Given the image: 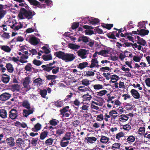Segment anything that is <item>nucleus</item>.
Returning <instances> with one entry per match:
<instances>
[{
	"mask_svg": "<svg viewBox=\"0 0 150 150\" xmlns=\"http://www.w3.org/2000/svg\"><path fill=\"white\" fill-rule=\"evenodd\" d=\"M54 55L59 59H61L66 62H69L73 61L75 58L73 54L65 53L64 52L59 51L56 52Z\"/></svg>",
	"mask_w": 150,
	"mask_h": 150,
	"instance_id": "f257e3e1",
	"label": "nucleus"
},
{
	"mask_svg": "<svg viewBox=\"0 0 150 150\" xmlns=\"http://www.w3.org/2000/svg\"><path fill=\"white\" fill-rule=\"evenodd\" d=\"M35 13L33 11L30 10H27L25 8L22 7L19 11L18 16L21 19L24 18V16L28 20L32 18L33 16L35 15Z\"/></svg>",
	"mask_w": 150,
	"mask_h": 150,
	"instance_id": "f03ea898",
	"label": "nucleus"
},
{
	"mask_svg": "<svg viewBox=\"0 0 150 150\" xmlns=\"http://www.w3.org/2000/svg\"><path fill=\"white\" fill-rule=\"evenodd\" d=\"M18 116L17 111L15 109H11L9 112V118L12 120L17 119Z\"/></svg>",
	"mask_w": 150,
	"mask_h": 150,
	"instance_id": "7ed1b4c3",
	"label": "nucleus"
},
{
	"mask_svg": "<svg viewBox=\"0 0 150 150\" xmlns=\"http://www.w3.org/2000/svg\"><path fill=\"white\" fill-rule=\"evenodd\" d=\"M109 113V115H107V114H105V115L104 119L106 122L108 121V118H110V116H111L112 118L115 119L117 116V115H113V114H117V112L115 110H111L110 112Z\"/></svg>",
	"mask_w": 150,
	"mask_h": 150,
	"instance_id": "20e7f679",
	"label": "nucleus"
},
{
	"mask_svg": "<svg viewBox=\"0 0 150 150\" xmlns=\"http://www.w3.org/2000/svg\"><path fill=\"white\" fill-rule=\"evenodd\" d=\"M87 50L83 49H80L77 52V53L79 56L82 59L86 58L87 56H86L87 53Z\"/></svg>",
	"mask_w": 150,
	"mask_h": 150,
	"instance_id": "39448f33",
	"label": "nucleus"
},
{
	"mask_svg": "<svg viewBox=\"0 0 150 150\" xmlns=\"http://www.w3.org/2000/svg\"><path fill=\"white\" fill-rule=\"evenodd\" d=\"M30 82V80L29 77H26L23 83L24 87L27 88V89L25 90L26 91H29L30 89L29 86V84Z\"/></svg>",
	"mask_w": 150,
	"mask_h": 150,
	"instance_id": "423d86ee",
	"label": "nucleus"
},
{
	"mask_svg": "<svg viewBox=\"0 0 150 150\" xmlns=\"http://www.w3.org/2000/svg\"><path fill=\"white\" fill-rule=\"evenodd\" d=\"M11 96V95L8 93H4L0 95V100L5 101L8 99Z\"/></svg>",
	"mask_w": 150,
	"mask_h": 150,
	"instance_id": "0eeeda50",
	"label": "nucleus"
},
{
	"mask_svg": "<svg viewBox=\"0 0 150 150\" xmlns=\"http://www.w3.org/2000/svg\"><path fill=\"white\" fill-rule=\"evenodd\" d=\"M130 92L132 96L134 98L138 99L140 98V95L137 90L133 89L131 90Z\"/></svg>",
	"mask_w": 150,
	"mask_h": 150,
	"instance_id": "6e6552de",
	"label": "nucleus"
},
{
	"mask_svg": "<svg viewBox=\"0 0 150 150\" xmlns=\"http://www.w3.org/2000/svg\"><path fill=\"white\" fill-rule=\"evenodd\" d=\"M31 5L37 6V7L42 8V6L40 4L41 3L36 0H27Z\"/></svg>",
	"mask_w": 150,
	"mask_h": 150,
	"instance_id": "1a4fd4ad",
	"label": "nucleus"
},
{
	"mask_svg": "<svg viewBox=\"0 0 150 150\" xmlns=\"http://www.w3.org/2000/svg\"><path fill=\"white\" fill-rule=\"evenodd\" d=\"M71 109H69V106H67L64 107L62 109H60L59 111L60 112V114L62 115L63 117L64 116L65 113L66 112H68L70 113H71Z\"/></svg>",
	"mask_w": 150,
	"mask_h": 150,
	"instance_id": "9d476101",
	"label": "nucleus"
},
{
	"mask_svg": "<svg viewBox=\"0 0 150 150\" xmlns=\"http://www.w3.org/2000/svg\"><path fill=\"white\" fill-rule=\"evenodd\" d=\"M14 139L12 137L7 138L6 139V141L7 144L10 147L13 146L15 145V142L14 141Z\"/></svg>",
	"mask_w": 150,
	"mask_h": 150,
	"instance_id": "9b49d317",
	"label": "nucleus"
},
{
	"mask_svg": "<svg viewBox=\"0 0 150 150\" xmlns=\"http://www.w3.org/2000/svg\"><path fill=\"white\" fill-rule=\"evenodd\" d=\"M38 38L35 36L31 37L29 39V42L33 45H38L39 43V41L37 40Z\"/></svg>",
	"mask_w": 150,
	"mask_h": 150,
	"instance_id": "f8f14e48",
	"label": "nucleus"
},
{
	"mask_svg": "<svg viewBox=\"0 0 150 150\" xmlns=\"http://www.w3.org/2000/svg\"><path fill=\"white\" fill-rule=\"evenodd\" d=\"M111 49L110 48L104 45V55H104V57L108 56H109L108 55H106L108 54L111 55Z\"/></svg>",
	"mask_w": 150,
	"mask_h": 150,
	"instance_id": "ddd939ff",
	"label": "nucleus"
},
{
	"mask_svg": "<svg viewBox=\"0 0 150 150\" xmlns=\"http://www.w3.org/2000/svg\"><path fill=\"white\" fill-rule=\"evenodd\" d=\"M3 76L1 79L2 81L5 83H8L10 79L9 76L5 74H3Z\"/></svg>",
	"mask_w": 150,
	"mask_h": 150,
	"instance_id": "4468645a",
	"label": "nucleus"
},
{
	"mask_svg": "<svg viewBox=\"0 0 150 150\" xmlns=\"http://www.w3.org/2000/svg\"><path fill=\"white\" fill-rule=\"evenodd\" d=\"M90 38L88 37L83 35L80 37L78 39V41L79 42L82 41L84 43H87L89 41Z\"/></svg>",
	"mask_w": 150,
	"mask_h": 150,
	"instance_id": "2eb2a0df",
	"label": "nucleus"
},
{
	"mask_svg": "<svg viewBox=\"0 0 150 150\" xmlns=\"http://www.w3.org/2000/svg\"><path fill=\"white\" fill-rule=\"evenodd\" d=\"M28 58V56L27 55H25L23 54L22 56L20 57L19 59V62L23 64L25 63H27L28 61L26 60Z\"/></svg>",
	"mask_w": 150,
	"mask_h": 150,
	"instance_id": "dca6fc26",
	"label": "nucleus"
},
{
	"mask_svg": "<svg viewBox=\"0 0 150 150\" xmlns=\"http://www.w3.org/2000/svg\"><path fill=\"white\" fill-rule=\"evenodd\" d=\"M35 85L39 86L42 84V80L40 78H38L35 79L33 81Z\"/></svg>",
	"mask_w": 150,
	"mask_h": 150,
	"instance_id": "f3484780",
	"label": "nucleus"
},
{
	"mask_svg": "<svg viewBox=\"0 0 150 150\" xmlns=\"http://www.w3.org/2000/svg\"><path fill=\"white\" fill-rule=\"evenodd\" d=\"M68 47L72 50H76L80 48V46L75 44L70 43L68 44Z\"/></svg>",
	"mask_w": 150,
	"mask_h": 150,
	"instance_id": "a211bd4d",
	"label": "nucleus"
},
{
	"mask_svg": "<svg viewBox=\"0 0 150 150\" xmlns=\"http://www.w3.org/2000/svg\"><path fill=\"white\" fill-rule=\"evenodd\" d=\"M88 63L86 62H83L82 63H80L79 64L77 67L78 68L82 70L86 67H89V66H88Z\"/></svg>",
	"mask_w": 150,
	"mask_h": 150,
	"instance_id": "6ab92c4d",
	"label": "nucleus"
},
{
	"mask_svg": "<svg viewBox=\"0 0 150 150\" xmlns=\"http://www.w3.org/2000/svg\"><path fill=\"white\" fill-rule=\"evenodd\" d=\"M0 48L6 52H10L11 50V48L7 45H0Z\"/></svg>",
	"mask_w": 150,
	"mask_h": 150,
	"instance_id": "aec40b11",
	"label": "nucleus"
},
{
	"mask_svg": "<svg viewBox=\"0 0 150 150\" xmlns=\"http://www.w3.org/2000/svg\"><path fill=\"white\" fill-rule=\"evenodd\" d=\"M129 118L126 115L122 114L120 116L119 120L120 122H124L127 121Z\"/></svg>",
	"mask_w": 150,
	"mask_h": 150,
	"instance_id": "412c9836",
	"label": "nucleus"
},
{
	"mask_svg": "<svg viewBox=\"0 0 150 150\" xmlns=\"http://www.w3.org/2000/svg\"><path fill=\"white\" fill-rule=\"evenodd\" d=\"M0 117L2 118L5 119L7 117V113L6 110L4 109H1L0 110Z\"/></svg>",
	"mask_w": 150,
	"mask_h": 150,
	"instance_id": "4be33fe9",
	"label": "nucleus"
},
{
	"mask_svg": "<svg viewBox=\"0 0 150 150\" xmlns=\"http://www.w3.org/2000/svg\"><path fill=\"white\" fill-rule=\"evenodd\" d=\"M41 125L39 123H37L34 125V127L32 128V130L34 132H38L41 129Z\"/></svg>",
	"mask_w": 150,
	"mask_h": 150,
	"instance_id": "5701e85b",
	"label": "nucleus"
},
{
	"mask_svg": "<svg viewBox=\"0 0 150 150\" xmlns=\"http://www.w3.org/2000/svg\"><path fill=\"white\" fill-rule=\"evenodd\" d=\"M6 68L8 72L10 73H12L14 71V68L13 65L10 63H8L6 64Z\"/></svg>",
	"mask_w": 150,
	"mask_h": 150,
	"instance_id": "b1692460",
	"label": "nucleus"
},
{
	"mask_svg": "<svg viewBox=\"0 0 150 150\" xmlns=\"http://www.w3.org/2000/svg\"><path fill=\"white\" fill-rule=\"evenodd\" d=\"M38 138H30V139L29 140V142L33 146H35L37 144L38 141Z\"/></svg>",
	"mask_w": 150,
	"mask_h": 150,
	"instance_id": "393cba45",
	"label": "nucleus"
},
{
	"mask_svg": "<svg viewBox=\"0 0 150 150\" xmlns=\"http://www.w3.org/2000/svg\"><path fill=\"white\" fill-rule=\"evenodd\" d=\"M48 132L47 130L44 131L40 134V139L41 140L44 139L47 136Z\"/></svg>",
	"mask_w": 150,
	"mask_h": 150,
	"instance_id": "a878e982",
	"label": "nucleus"
},
{
	"mask_svg": "<svg viewBox=\"0 0 150 150\" xmlns=\"http://www.w3.org/2000/svg\"><path fill=\"white\" fill-rule=\"evenodd\" d=\"M149 31L148 30H146L144 29H141L139 33H138V35L141 36H145L147 35L149 33Z\"/></svg>",
	"mask_w": 150,
	"mask_h": 150,
	"instance_id": "bb28decb",
	"label": "nucleus"
},
{
	"mask_svg": "<svg viewBox=\"0 0 150 150\" xmlns=\"http://www.w3.org/2000/svg\"><path fill=\"white\" fill-rule=\"evenodd\" d=\"M135 140V137L133 135L128 136L127 139V142L129 144H131Z\"/></svg>",
	"mask_w": 150,
	"mask_h": 150,
	"instance_id": "cd10ccee",
	"label": "nucleus"
},
{
	"mask_svg": "<svg viewBox=\"0 0 150 150\" xmlns=\"http://www.w3.org/2000/svg\"><path fill=\"white\" fill-rule=\"evenodd\" d=\"M33 111L29 109L28 110H23V112L24 114L23 115L25 117H27L28 115L31 114L33 113Z\"/></svg>",
	"mask_w": 150,
	"mask_h": 150,
	"instance_id": "c85d7f7f",
	"label": "nucleus"
},
{
	"mask_svg": "<svg viewBox=\"0 0 150 150\" xmlns=\"http://www.w3.org/2000/svg\"><path fill=\"white\" fill-rule=\"evenodd\" d=\"M22 105L23 107L28 110L30 109V104L28 100L24 101L22 103Z\"/></svg>",
	"mask_w": 150,
	"mask_h": 150,
	"instance_id": "c756f323",
	"label": "nucleus"
},
{
	"mask_svg": "<svg viewBox=\"0 0 150 150\" xmlns=\"http://www.w3.org/2000/svg\"><path fill=\"white\" fill-rule=\"evenodd\" d=\"M85 139L88 142L92 143H93V142L96 141L97 139L95 137H91L86 138Z\"/></svg>",
	"mask_w": 150,
	"mask_h": 150,
	"instance_id": "7c9ffc66",
	"label": "nucleus"
},
{
	"mask_svg": "<svg viewBox=\"0 0 150 150\" xmlns=\"http://www.w3.org/2000/svg\"><path fill=\"white\" fill-rule=\"evenodd\" d=\"M121 144L120 143H114L111 147V149L113 150H117L120 149Z\"/></svg>",
	"mask_w": 150,
	"mask_h": 150,
	"instance_id": "2f4dec72",
	"label": "nucleus"
},
{
	"mask_svg": "<svg viewBox=\"0 0 150 150\" xmlns=\"http://www.w3.org/2000/svg\"><path fill=\"white\" fill-rule=\"evenodd\" d=\"M42 67L43 68V70L47 72H50L51 70L53 69V68L51 66H47V64L42 65Z\"/></svg>",
	"mask_w": 150,
	"mask_h": 150,
	"instance_id": "473e14b6",
	"label": "nucleus"
},
{
	"mask_svg": "<svg viewBox=\"0 0 150 150\" xmlns=\"http://www.w3.org/2000/svg\"><path fill=\"white\" fill-rule=\"evenodd\" d=\"M98 62L97 59H93L91 61V64L89 66V67L92 68L95 67L96 66V64L98 63Z\"/></svg>",
	"mask_w": 150,
	"mask_h": 150,
	"instance_id": "72a5a7b5",
	"label": "nucleus"
},
{
	"mask_svg": "<svg viewBox=\"0 0 150 150\" xmlns=\"http://www.w3.org/2000/svg\"><path fill=\"white\" fill-rule=\"evenodd\" d=\"M32 68L33 67L31 64L28 63L24 67V69L26 71L30 72L32 71Z\"/></svg>",
	"mask_w": 150,
	"mask_h": 150,
	"instance_id": "f704fd0d",
	"label": "nucleus"
},
{
	"mask_svg": "<svg viewBox=\"0 0 150 150\" xmlns=\"http://www.w3.org/2000/svg\"><path fill=\"white\" fill-rule=\"evenodd\" d=\"M65 140L62 139L60 142V145L62 147H65L67 146L69 144V141H66L65 142Z\"/></svg>",
	"mask_w": 150,
	"mask_h": 150,
	"instance_id": "c9c22d12",
	"label": "nucleus"
},
{
	"mask_svg": "<svg viewBox=\"0 0 150 150\" xmlns=\"http://www.w3.org/2000/svg\"><path fill=\"white\" fill-rule=\"evenodd\" d=\"M42 58L43 60L45 61H48L52 59V57L51 54L43 55L42 56Z\"/></svg>",
	"mask_w": 150,
	"mask_h": 150,
	"instance_id": "e433bc0d",
	"label": "nucleus"
},
{
	"mask_svg": "<svg viewBox=\"0 0 150 150\" xmlns=\"http://www.w3.org/2000/svg\"><path fill=\"white\" fill-rule=\"evenodd\" d=\"M53 139L51 138H50L46 140L45 142V144L47 146L52 145L53 142Z\"/></svg>",
	"mask_w": 150,
	"mask_h": 150,
	"instance_id": "4c0bfd02",
	"label": "nucleus"
},
{
	"mask_svg": "<svg viewBox=\"0 0 150 150\" xmlns=\"http://www.w3.org/2000/svg\"><path fill=\"white\" fill-rule=\"evenodd\" d=\"M118 79L119 77L115 75H112L110 82V83L112 82V83H115L118 80Z\"/></svg>",
	"mask_w": 150,
	"mask_h": 150,
	"instance_id": "58836bf2",
	"label": "nucleus"
},
{
	"mask_svg": "<svg viewBox=\"0 0 150 150\" xmlns=\"http://www.w3.org/2000/svg\"><path fill=\"white\" fill-rule=\"evenodd\" d=\"M137 43L142 46H147L146 42V41L143 39L142 38H141L140 40H139L138 41Z\"/></svg>",
	"mask_w": 150,
	"mask_h": 150,
	"instance_id": "ea45409f",
	"label": "nucleus"
},
{
	"mask_svg": "<svg viewBox=\"0 0 150 150\" xmlns=\"http://www.w3.org/2000/svg\"><path fill=\"white\" fill-rule=\"evenodd\" d=\"M4 32V33L1 35V33L2 32H1V36L4 38V39H8L10 37V36L9 35V33H7L5 32H4V31L3 32Z\"/></svg>",
	"mask_w": 150,
	"mask_h": 150,
	"instance_id": "a19ab883",
	"label": "nucleus"
},
{
	"mask_svg": "<svg viewBox=\"0 0 150 150\" xmlns=\"http://www.w3.org/2000/svg\"><path fill=\"white\" fill-rule=\"evenodd\" d=\"M82 98L83 100H89L91 99L92 97L91 95L87 94L84 95L82 96Z\"/></svg>",
	"mask_w": 150,
	"mask_h": 150,
	"instance_id": "79ce46f5",
	"label": "nucleus"
},
{
	"mask_svg": "<svg viewBox=\"0 0 150 150\" xmlns=\"http://www.w3.org/2000/svg\"><path fill=\"white\" fill-rule=\"evenodd\" d=\"M71 133L70 132H67L65 134V136L62 139L64 140L67 141L70 140L71 139Z\"/></svg>",
	"mask_w": 150,
	"mask_h": 150,
	"instance_id": "37998d69",
	"label": "nucleus"
},
{
	"mask_svg": "<svg viewBox=\"0 0 150 150\" xmlns=\"http://www.w3.org/2000/svg\"><path fill=\"white\" fill-rule=\"evenodd\" d=\"M45 77H46L47 79L50 80H53V79H55L56 78H57V76L54 75H47L45 76Z\"/></svg>",
	"mask_w": 150,
	"mask_h": 150,
	"instance_id": "c03bdc74",
	"label": "nucleus"
},
{
	"mask_svg": "<svg viewBox=\"0 0 150 150\" xmlns=\"http://www.w3.org/2000/svg\"><path fill=\"white\" fill-rule=\"evenodd\" d=\"M23 142L22 138H18L16 140V145L18 147L21 146V144Z\"/></svg>",
	"mask_w": 150,
	"mask_h": 150,
	"instance_id": "a18cd8bd",
	"label": "nucleus"
},
{
	"mask_svg": "<svg viewBox=\"0 0 150 150\" xmlns=\"http://www.w3.org/2000/svg\"><path fill=\"white\" fill-rule=\"evenodd\" d=\"M78 89L82 92H84L89 90L88 88L84 86H80L78 88Z\"/></svg>",
	"mask_w": 150,
	"mask_h": 150,
	"instance_id": "49530a36",
	"label": "nucleus"
},
{
	"mask_svg": "<svg viewBox=\"0 0 150 150\" xmlns=\"http://www.w3.org/2000/svg\"><path fill=\"white\" fill-rule=\"evenodd\" d=\"M99 22V19L96 18H94L92 19L91 21H90L89 23L92 24L93 25H95L96 24L98 23Z\"/></svg>",
	"mask_w": 150,
	"mask_h": 150,
	"instance_id": "de8ad7c7",
	"label": "nucleus"
},
{
	"mask_svg": "<svg viewBox=\"0 0 150 150\" xmlns=\"http://www.w3.org/2000/svg\"><path fill=\"white\" fill-rule=\"evenodd\" d=\"M47 93V91L46 89L41 90L40 91V94L42 97L45 98Z\"/></svg>",
	"mask_w": 150,
	"mask_h": 150,
	"instance_id": "09e8293b",
	"label": "nucleus"
},
{
	"mask_svg": "<svg viewBox=\"0 0 150 150\" xmlns=\"http://www.w3.org/2000/svg\"><path fill=\"white\" fill-rule=\"evenodd\" d=\"M54 104L56 106L59 108L62 107L63 105V102L59 100L55 102Z\"/></svg>",
	"mask_w": 150,
	"mask_h": 150,
	"instance_id": "8fccbe9b",
	"label": "nucleus"
},
{
	"mask_svg": "<svg viewBox=\"0 0 150 150\" xmlns=\"http://www.w3.org/2000/svg\"><path fill=\"white\" fill-rule=\"evenodd\" d=\"M82 84L83 85L87 86L90 84V81L87 79H84L82 80Z\"/></svg>",
	"mask_w": 150,
	"mask_h": 150,
	"instance_id": "3c124183",
	"label": "nucleus"
},
{
	"mask_svg": "<svg viewBox=\"0 0 150 150\" xmlns=\"http://www.w3.org/2000/svg\"><path fill=\"white\" fill-rule=\"evenodd\" d=\"M113 26V24H105L104 23V28L110 30Z\"/></svg>",
	"mask_w": 150,
	"mask_h": 150,
	"instance_id": "603ef678",
	"label": "nucleus"
},
{
	"mask_svg": "<svg viewBox=\"0 0 150 150\" xmlns=\"http://www.w3.org/2000/svg\"><path fill=\"white\" fill-rule=\"evenodd\" d=\"M49 122L51 125L55 126L59 123V121L56 119H53L50 120Z\"/></svg>",
	"mask_w": 150,
	"mask_h": 150,
	"instance_id": "864d4df0",
	"label": "nucleus"
},
{
	"mask_svg": "<svg viewBox=\"0 0 150 150\" xmlns=\"http://www.w3.org/2000/svg\"><path fill=\"white\" fill-rule=\"evenodd\" d=\"M33 63L36 66H39L42 64V62L40 60H37L35 59L33 61Z\"/></svg>",
	"mask_w": 150,
	"mask_h": 150,
	"instance_id": "5fc2aeb1",
	"label": "nucleus"
},
{
	"mask_svg": "<svg viewBox=\"0 0 150 150\" xmlns=\"http://www.w3.org/2000/svg\"><path fill=\"white\" fill-rule=\"evenodd\" d=\"M124 133L122 132H120L116 134L115 138L119 140L120 138L124 136Z\"/></svg>",
	"mask_w": 150,
	"mask_h": 150,
	"instance_id": "6e6d98bb",
	"label": "nucleus"
},
{
	"mask_svg": "<svg viewBox=\"0 0 150 150\" xmlns=\"http://www.w3.org/2000/svg\"><path fill=\"white\" fill-rule=\"evenodd\" d=\"M79 23L78 22H75L73 23L71 26V28L73 30L76 29L78 27L79 25Z\"/></svg>",
	"mask_w": 150,
	"mask_h": 150,
	"instance_id": "4d7b16f0",
	"label": "nucleus"
},
{
	"mask_svg": "<svg viewBox=\"0 0 150 150\" xmlns=\"http://www.w3.org/2000/svg\"><path fill=\"white\" fill-rule=\"evenodd\" d=\"M138 131L139 132V134L142 135L143 134H144L145 133V128L144 127H140L138 130Z\"/></svg>",
	"mask_w": 150,
	"mask_h": 150,
	"instance_id": "13d9d810",
	"label": "nucleus"
},
{
	"mask_svg": "<svg viewBox=\"0 0 150 150\" xmlns=\"http://www.w3.org/2000/svg\"><path fill=\"white\" fill-rule=\"evenodd\" d=\"M122 128L123 129L128 131L131 129V127L130 125L126 124L123 125Z\"/></svg>",
	"mask_w": 150,
	"mask_h": 150,
	"instance_id": "bf43d9fd",
	"label": "nucleus"
},
{
	"mask_svg": "<svg viewBox=\"0 0 150 150\" xmlns=\"http://www.w3.org/2000/svg\"><path fill=\"white\" fill-rule=\"evenodd\" d=\"M107 35L108 37L110 39H116V38L115 37V35L111 33H110L108 34H107Z\"/></svg>",
	"mask_w": 150,
	"mask_h": 150,
	"instance_id": "052dcab7",
	"label": "nucleus"
},
{
	"mask_svg": "<svg viewBox=\"0 0 150 150\" xmlns=\"http://www.w3.org/2000/svg\"><path fill=\"white\" fill-rule=\"evenodd\" d=\"M95 73L92 71H88L86 72V74L84 75L85 76H93L94 75Z\"/></svg>",
	"mask_w": 150,
	"mask_h": 150,
	"instance_id": "680f3d73",
	"label": "nucleus"
},
{
	"mask_svg": "<svg viewBox=\"0 0 150 150\" xmlns=\"http://www.w3.org/2000/svg\"><path fill=\"white\" fill-rule=\"evenodd\" d=\"M86 44L90 47H92L94 44V41L90 38L89 41L88 42L86 43Z\"/></svg>",
	"mask_w": 150,
	"mask_h": 150,
	"instance_id": "e2e57ef3",
	"label": "nucleus"
},
{
	"mask_svg": "<svg viewBox=\"0 0 150 150\" xmlns=\"http://www.w3.org/2000/svg\"><path fill=\"white\" fill-rule=\"evenodd\" d=\"M93 88L95 90H99L102 89L103 88V86L100 84H95L93 86Z\"/></svg>",
	"mask_w": 150,
	"mask_h": 150,
	"instance_id": "0e129e2a",
	"label": "nucleus"
},
{
	"mask_svg": "<svg viewBox=\"0 0 150 150\" xmlns=\"http://www.w3.org/2000/svg\"><path fill=\"white\" fill-rule=\"evenodd\" d=\"M42 49L44 50V53L46 54H49L50 52V51L46 46H43L42 48Z\"/></svg>",
	"mask_w": 150,
	"mask_h": 150,
	"instance_id": "69168bd1",
	"label": "nucleus"
},
{
	"mask_svg": "<svg viewBox=\"0 0 150 150\" xmlns=\"http://www.w3.org/2000/svg\"><path fill=\"white\" fill-rule=\"evenodd\" d=\"M23 25L21 24V23H20V25H18L16 26L15 27L14 30L15 31L18 30L19 29L23 28Z\"/></svg>",
	"mask_w": 150,
	"mask_h": 150,
	"instance_id": "338daca9",
	"label": "nucleus"
},
{
	"mask_svg": "<svg viewBox=\"0 0 150 150\" xmlns=\"http://www.w3.org/2000/svg\"><path fill=\"white\" fill-rule=\"evenodd\" d=\"M56 133L58 135H59L63 134L64 132V130L63 129H59L56 131Z\"/></svg>",
	"mask_w": 150,
	"mask_h": 150,
	"instance_id": "774afa93",
	"label": "nucleus"
}]
</instances>
